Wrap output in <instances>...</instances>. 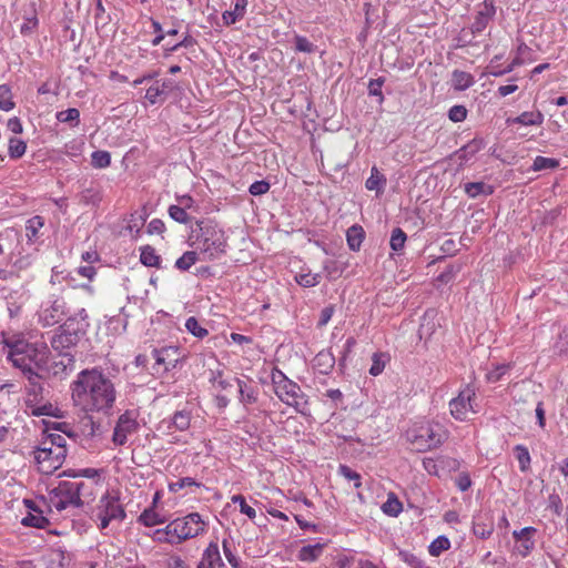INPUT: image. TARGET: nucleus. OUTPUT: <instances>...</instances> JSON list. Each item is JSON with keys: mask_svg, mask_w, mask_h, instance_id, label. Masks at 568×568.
Here are the masks:
<instances>
[{"mask_svg": "<svg viewBox=\"0 0 568 568\" xmlns=\"http://www.w3.org/2000/svg\"><path fill=\"white\" fill-rule=\"evenodd\" d=\"M22 525L43 529L49 525V520L43 516L42 510L29 513L23 519Z\"/></svg>", "mask_w": 568, "mask_h": 568, "instance_id": "obj_36", "label": "nucleus"}, {"mask_svg": "<svg viewBox=\"0 0 568 568\" xmlns=\"http://www.w3.org/2000/svg\"><path fill=\"white\" fill-rule=\"evenodd\" d=\"M185 327L192 335L199 338H203L209 334L207 329L202 327L195 317H189L185 322Z\"/></svg>", "mask_w": 568, "mask_h": 568, "instance_id": "obj_50", "label": "nucleus"}, {"mask_svg": "<svg viewBox=\"0 0 568 568\" xmlns=\"http://www.w3.org/2000/svg\"><path fill=\"white\" fill-rule=\"evenodd\" d=\"M365 232L361 225H353L346 232V240L348 247L352 251H359L361 245L364 241Z\"/></svg>", "mask_w": 568, "mask_h": 568, "instance_id": "obj_24", "label": "nucleus"}, {"mask_svg": "<svg viewBox=\"0 0 568 568\" xmlns=\"http://www.w3.org/2000/svg\"><path fill=\"white\" fill-rule=\"evenodd\" d=\"M275 395L287 406L293 407L302 415H308V397L302 392L301 386L287 378L280 369L274 368L271 374Z\"/></svg>", "mask_w": 568, "mask_h": 568, "instance_id": "obj_3", "label": "nucleus"}, {"mask_svg": "<svg viewBox=\"0 0 568 568\" xmlns=\"http://www.w3.org/2000/svg\"><path fill=\"white\" fill-rule=\"evenodd\" d=\"M499 58L498 57H495L489 65L487 67V72L488 74L493 75V77H501L506 73H509L511 72L510 69L508 68V65L504 69L499 68L498 65L495 64V62L498 60Z\"/></svg>", "mask_w": 568, "mask_h": 568, "instance_id": "obj_62", "label": "nucleus"}, {"mask_svg": "<svg viewBox=\"0 0 568 568\" xmlns=\"http://www.w3.org/2000/svg\"><path fill=\"white\" fill-rule=\"evenodd\" d=\"M338 474L342 475L345 479L353 481L355 488H359L362 486V476L351 467L341 465L338 468Z\"/></svg>", "mask_w": 568, "mask_h": 568, "instance_id": "obj_48", "label": "nucleus"}, {"mask_svg": "<svg viewBox=\"0 0 568 568\" xmlns=\"http://www.w3.org/2000/svg\"><path fill=\"white\" fill-rule=\"evenodd\" d=\"M323 544L303 546L298 551V559L302 561H315L323 552Z\"/></svg>", "mask_w": 568, "mask_h": 568, "instance_id": "obj_29", "label": "nucleus"}, {"mask_svg": "<svg viewBox=\"0 0 568 568\" xmlns=\"http://www.w3.org/2000/svg\"><path fill=\"white\" fill-rule=\"evenodd\" d=\"M27 143L17 136H12L8 141V154L11 159L17 160L24 155Z\"/></svg>", "mask_w": 568, "mask_h": 568, "instance_id": "obj_32", "label": "nucleus"}, {"mask_svg": "<svg viewBox=\"0 0 568 568\" xmlns=\"http://www.w3.org/2000/svg\"><path fill=\"white\" fill-rule=\"evenodd\" d=\"M484 148L485 141L481 138H474L467 144L457 150L454 153V156L459 160V165H463Z\"/></svg>", "mask_w": 568, "mask_h": 568, "instance_id": "obj_18", "label": "nucleus"}, {"mask_svg": "<svg viewBox=\"0 0 568 568\" xmlns=\"http://www.w3.org/2000/svg\"><path fill=\"white\" fill-rule=\"evenodd\" d=\"M334 364L335 358L329 352H320L314 358V366L322 374H328Z\"/></svg>", "mask_w": 568, "mask_h": 568, "instance_id": "obj_27", "label": "nucleus"}, {"mask_svg": "<svg viewBox=\"0 0 568 568\" xmlns=\"http://www.w3.org/2000/svg\"><path fill=\"white\" fill-rule=\"evenodd\" d=\"M116 392L112 381L97 368L81 371L71 384L73 404L83 412L108 413Z\"/></svg>", "mask_w": 568, "mask_h": 568, "instance_id": "obj_1", "label": "nucleus"}, {"mask_svg": "<svg viewBox=\"0 0 568 568\" xmlns=\"http://www.w3.org/2000/svg\"><path fill=\"white\" fill-rule=\"evenodd\" d=\"M232 503L237 504L241 513L245 514L250 519H254L256 517L255 509L246 504V500L242 495H234L232 497Z\"/></svg>", "mask_w": 568, "mask_h": 568, "instance_id": "obj_55", "label": "nucleus"}, {"mask_svg": "<svg viewBox=\"0 0 568 568\" xmlns=\"http://www.w3.org/2000/svg\"><path fill=\"white\" fill-rule=\"evenodd\" d=\"M515 453L517 460L519 463V468L521 471H527L530 466V454L527 449V447L523 445H517L515 447Z\"/></svg>", "mask_w": 568, "mask_h": 568, "instance_id": "obj_42", "label": "nucleus"}, {"mask_svg": "<svg viewBox=\"0 0 568 568\" xmlns=\"http://www.w3.org/2000/svg\"><path fill=\"white\" fill-rule=\"evenodd\" d=\"M407 440L418 452H426L437 448L447 438L443 426L437 423H420L410 427L407 433Z\"/></svg>", "mask_w": 568, "mask_h": 568, "instance_id": "obj_4", "label": "nucleus"}, {"mask_svg": "<svg viewBox=\"0 0 568 568\" xmlns=\"http://www.w3.org/2000/svg\"><path fill=\"white\" fill-rule=\"evenodd\" d=\"M386 355L383 354V353H374L373 356H372V366L369 368V374L373 375V376H377L379 375L384 368H385V364H386V359H385Z\"/></svg>", "mask_w": 568, "mask_h": 568, "instance_id": "obj_52", "label": "nucleus"}, {"mask_svg": "<svg viewBox=\"0 0 568 568\" xmlns=\"http://www.w3.org/2000/svg\"><path fill=\"white\" fill-rule=\"evenodd\" d=\"M559 166V161L557 159L552 158H545V156H536L531 166V170L542 171V170H552Z\"/></svg>", "mask_w": 568, "mask_h": 568, "instance_id": "obj_38", "label": "nucleus"}, {"mask_svg": "<svg viewBox=\"0 0 568 568\" xmlns=\"http://www.w3.org/2000/svg\"><path fill=\"white\" fill-rule=\"evenodd\" d=\"M169 215L175 222L181 223V224H187L191 221L190 215L186 213V210H184L183 206L171 205L169 207Z\"/></svg>", "mask_w": 568, "mask_h": 568, "instance_id": "obj_49", "label": "nucleus"}, {"mask_svg": "<svg viewBox=\"0 0 568 568\" xmlns=\"http://www.w3.org/2000/svg\"><path fill=\"white\" fill-rule=\"evenodd\" d=\"M98 510L105 514L112 520L121 521L125 518V511L119 503V498L110 496L109 494L101 498Z\"/></svg>", "mask_w": 568, "mask_h": 568, "instance_id": "obj_14", "label": "nucleus"}, {"mask_svg": "<svg viewBox=\"0 0 568 568\" xmlns=\"http://www.w3.org/2000/svg\"><path fill=\"white\" fill-rule=\"evenodd\" d=\"M465 192L469 197H476L479 194L490 195L494 189L484 182H469L465 184Z\"/></svg>", "mask_w": 568, "mask_h": 568, "instance_id": "obj_34", "label": "nucleus"}, {"mask_svg": "<svg viewBox=\"0 0 568 568\" xmlns=\"http://www.w3.org/2000/svg\"><path fill=\"white\" fill-rule=\"evenodd\" d=\"M138 428V423L130 412H125L118 418L115 424L112 442L122 446L128 440V435L134 433Z\"/></svg>", "mask_w": 568, "mask_h": 568, "instance_id": "obj_11", "label": "nucleus"}, {"mask_svg": "<svg viewBox=\"0 0 568 568\" xmlns=\"http://www.w3.org/2000/svg\"><path fill=\"white\" fill-rule=\"evenodd\" d=\"M153 358L155 359L156 372L162 366L163 372H168L171 368H174L179 362V347L176 346H168L162 347L160 349L152 351Z\"/></svg>", "mask_w": 568, "mask_h": 568, "instance_id": "obj_12", "label": "nucleus"}, {"mask_svg": "<svg viewBox=\"0 0 568 568\" xmlns=\"http://www.w3.org/2000/svg\"><path fill=\"white\" fill-rule=\"evenodd\" d=\"M385 83V78L381 77L377 79H372L368 82V94L372 97H376L379 104L384 101V95L382 92V87Z\"/></svg>", "mask_w": 568, "mask_h": 568, "instance_id": "obj_44", "label": "nucleus"}, {"mask_svg": "<svg viewBox=\"0 0 568 568\" xmlns=\"http://www.w3.org/2000/svg\"><path fill=\"white\" fill-rule=\"evenodd\" d=\"M165 568H191L184 559L178 555H171L165 562Z\"/></svg>", "mask_w": 568, "mask_h": 568, "instance_id": "obj_63", "label": "nucleus"}, {"mask_svg": "<svg viewBox=\"0 0 568 568\" xmlns=\"http://www.w3.org/2000/svg\"><path fill=\"white\" fill-rule=\"evenodd\" d=\"M537 529L534 527H525L520 530H514L513 537L516 540V550L521 557H527L535 548L534 535Z\"/></svg>", "mask_w": 568, "mask_h": 568, "instance_id": "obj_13", "label": "nucleus"}, {"mask_svg": "<svg viewBox=\"0 0 568 568\" xmlns=\"http://www.w3.org/2000/svg\"><path fill=\"white\" fill-rule=\"evenodd\" d=\"M544 122V115L541 112H523L517 118L511 120V123L521 125H540Z\"/></svg>", "mask_w": 568, "mask_h": 568, "instance_id": "obj_31", "label": "nucleus"}, {"mask_svg": "<svg viewBox=\"0 0 568 568\" xmlns=\"http://www.w3.org/2000/svg\"><path fill=\"white\" fill-rule=\"evenodd\" d=\"M95 485L83 480H60L49 493V505L58 511L82 507L93 499Z\"/></svg>", "mask_w": 568, "mask_h": 568, "instance_id": "obj_2", "label": "nucleus"}, {"mask_svg": "<svg viewBox=\"0 0 568 568\" xmlns=\"http://www.w3.org/2000/svg\"><path fill=\"white\" fill-rule=\"evenodd\" d=\"M467 116V109L464 105H454L448 111V118L453 122H462Z\"/></svg>", "mask_w": 568, "mask_h": 568, "instance_id": "obj_59", "label": "nucleus"}, {"mask_svg": "<svg viewBox=\"0 0 568 568\" xmlns=\"http://www.w3.org/2000/svg\"><path fill=\"white\" fill-rule=\"evenodd\" d=\"M197 568H227L223 562L217 544L211 542L204 550Z\"/></svg>", "mask_w": 568, "mask_h": 568, "instance_id": "obj_17", "label": "nucleus"}, {"mask_svg": "<svg viewBox=\"0 0 568 568\" xmlns=\"http://www.w3.org/2000/svg\"><path fill=\"white\" fill-rule=\"evenodd\" d=\"M26 353L28 355L30 365L33 363L38 369H42L47 366L49 349L45 345L37 347L28 343Z\"/></svg>", "mask_w": 568, "mask_h": 568, "instance_id": "obj_19", "label": "nucleus"}, {"mask_svg": "<svg viewBox=\"0 0 568 568\" xmlns=\"http://www.w3.org/2000/svg\"><path fill=\"white\" fill-rule=\"evenodd\" d=\"M270 190V183L261 180L251 184L248 191L252 195H263Z\"/></svg>", "mask_w": 568, "mask_h": 568, "instance_id": "obj_60", "label": "nucleus"}, {"mask_svg": "<svg viewBox=\"0 0 568 568\" xmlns=\"http://www.w3.org/2000/svg\"><path fill=\"white\" fill-rule=\"evenodd\" d=\"M164 535L169 537V539L174 540V545H179L182 542L180 539V532H178V526H175V521H171L166 527L164 528Z\"/></svg>", "mask_w": 568, "mask_h": 568, "instance_id": "obj_61", "label": "nucleus"}, {"mask_svg": "<svg viewBox=\"0 0 568 568\" xmlns=\"http://www.w3.org/2000/svg\"><path fill=\"white\" fill-rule=\"evenodd\" d=\"M140 261L145 266L160 267L161 257L152 246L145 245L141 247Z\"/></svg>", "mask_w": 568, "mask_h": 568, "instance_id": "obj_30", "label": "nucleus"}, {"mask_svg": "<svg viewBox=\"0 0 568 568\" xmlns=\"http://www.w3.org/2000/svg\"><path fill=\"white\" fill-rule=\"evenodd\" d=\"M111 163L110 153L106 151H94L92 153V165L98 169L109 166Z\"/></svg>", "mask_w": 568, "mask_h": 568, "instance_id": "obj_53", "label": "nucleus"}, {"mask_svg": "<svg viewBox=\"0 0 568 568\" xmlns=\"http://www.w3.org/2000/svg\"><path fill=\"white\" fill-rule=\"evenodd\" d=\"M475 398V390L467 386L459 392L458 396L449 402L450 414L458 420H465L470 413H475L471 400Z\"/></svg>", "mask_w": 568, "mask_h": 568, "instance_id": "obj_8", "label": "nucleus"}, {"mask_svg": "<svg viewBox=\"0 0 568 568\" xmlns=\"http://www.w3.org/2000/svg\"><path fill=\"white\" fill-rule=\"evenodd\" d=\"M145 99L151 103L155 104L165 99L164 92L160 89V81H155L145 93Z\"/></svg>", "mask_w": 568, "mask_h": 568, "instance_id": "obj_45", "label": "nucleus"}, {"mask_svg": "<svg viewBox=\"0 0 568 568\" xmlns=\"http://www.w3.org/2000/svg\"><path fill=\"white\" fill-rule=\"evenodd\" d=\"M14 108L12 100L11 88L8 84L0 85V109L3 111H10Z\"/></svg>", "mask_w": 568, "mask_h": 568, "instance_id": "obj_41", "label": "nucleus"}, {"mask_svg": "<svg viewBox=\"0 0 568 568\" xmlns=\"http://www.w3.org/2000/svg\"><path fill=\"white\" fill-rule=\"evenodd\" d=\"M1 344L9 349L7 357L19 355V353L27 351L28 345V343L22 338L14 336L6 337L4 334H2Z\"/></svg>", "mask_w": 568, "mask_h": 568, "instance_id": "obj_26", "label": "nucleus"}, {"mask_svg": "<svg viewBox=\"0 0 568 568\" xmlns=\"http://www.w3.org/2000/svg\"><path fill=\"white\" fill-rule=\"evenodd\" d=\"M496 14L495 0H484L479 6L474 17V21L469 27L473 36L480 34L493 21Z\"/></svg>", "mask_w": 568, "mask_h": 568, "instance_id": "obj_10", "label": "nucleus"}, {"mask_svg": "<svg viewBox=\"0 0 568 568\" xmlns=\"http://www.w3.org/2000/svg\"><path fill=\"white\" fill-rule=\"evenodd\" d=\"M80 204L84 206H98L102 201V192L98 186H89L78 195Z\"/></svg>", "mask_w": 568, "mask_h": 568, "instance_id": "obj_20", "label": "nucleus"}, {"mask_svg": "<svg viewBox=\"0 0 568 568\" xmlns=\"http://www.w3.org/2000/svg\"><path fill=\"white\" fill-rule=\"evenodd\" d=\"M197 260L199 257L195 251H187L176 260L175 267L183 272L187 271L196 263Z\"/></svg>", "mask_w": 568, "mask_h": 568, "instance_id": "obj_39", "label": "nucleus"}, {"mask_svg": "<svg viewBox=\"0 0 568 568\" xmlns=\"http://www.w3.org/2000/svg\"><path fill=\"white\" fill-rule=\"evenodd\" d=\"M450 547V541L447 537L445 536H438L436 539H434L429 547H428V551L432 556H439L443 551L449 549Z\"/></svg>", "mask_w": 568, "mask_h": 568, "instance_id": "obj_40", "label": "nucleus"}, {"mask_svg": "<svg viewBox=\"0 0 568 568\" xmlns=\"http://www.w3.org/2000/svg\"><path fill=\"white\" fill-rule=\"evenodd\" d=\"M239 386L240 400L244 405H252L257 400V393L254 387L248 386L244 381L236 378Z\"/></svg>", "mask_w": 568, "mask_h": 568, "instance_id": "obj_28", "label": "nucleus"}, {"mask_svg": "<svg viewBox=\"0 0 568 568\" xmlns=\"http://www.w3.org/2000/svg\"><path fill=\"white\" fill-rule=\"evenodd\" d=\"M200 487L201 484L197 483L194 478L192 477H183V478H180L179 480L176 481H173V483H170L169 484V490L171 493H178L180 491L181 489H183L184 487Z\"/></svg>", "mask_w": 568, "mask_h": 568, "instance_id": "obj_51", "label": "nucleus"}, {"mask_svg": "<svg viewBox=\"0 0 568 568\" xmlns=\"http://www.w3.org/2000/svg\"><path fill=\"white\" fill-rule=\"evenodd\" d=\"M473 530H474V534L481 539H486L493 534L491 526H486V525L479 524V523L474 524Z\"/></svg>", "mask_w": 568, "mask_h": 568, "instance_id": "obj_64", "label": "nucleus"}, {"mask_svg": "<svg viewBox=\"0 0 568 568\" xmlns=\"http://www.w3.org/2000/svg\"><path fill=\"white\" fill-rule=\"evenodd\" d=\"M178 526V532H180V539L182 541L194 538L205 530V523L197 513H191L183 518L174 520Z\"/></svg>", "mask_w": 568, "mask_h": 568, "instance_id": "obj_9", "label": "nucleus"}, {"mask_svg": "<svg viewBox=\"0 0 568 568\" xmlns=\"http://www.w3.org/2000/svg\"><path fill=\"white\" fill-rule=\"evenodd\" d=\"M295 49L300 52L313 53L316 50V45H314L307 38L302 36L295 37Z\"/></svg>", "mask_w": 568, "mask_h": 568, "instance_id": "obj_57", "label": "nucleus"}, {"mask_svg": "<svg viewBox=\"0 0 568 568\" xmlns=\"http://www.w3.org/2000/svg\"><path fill=\"white\" fill-rule=\"evenodd\" d=\"M382 510L388 516L396 517L403 511V504L395 494L390 493L387 500L382 505Z\"/></svg>", "mask_w": 568, "mask_h": 568, "instance_id": "obj_33", "label": "nucleus"}, {"mask_svg": "<svg viewBox=\"0 0 568 568\" xmlns=\"http://www.w3.org/2000/svg\"><path fill=\"white\" fill-rule=\"evenodd\" d=\"M7 359L23 373L33 387L40 388V385L38 384L40 376L30 365L26 351L19 353V355L7 357Z\"/></svg>", "mask_w": 568, "mask_h": 568, "instance_id": "obj_15", "label": "nucleus"}, {"mask_svg": "<svg viewBox=\"0 0 568 568\" xmlns=\"http://www.w3.org/2000/svg\"><path fill=\"white\" fill-rule=\"evenodd\" d=\"M199 245L204 258L214 260L225 253L226 239L224 232L213 225L200 226Z\"/></svg>", "mask_w": 568, "mask_h": 568, "instance_id": "obj_5", "label": "nucleus"}, {"mask_svg": "<svg viewBox=\"0 0 568 568\" xmlns=\"http://www.w3.org/2000/svg\"><path fill=\"white\" fill-rule=\"evenodd\" d=\"M79 118H80V112L75 108H70V109H67V110H63V111H60L57 113L58 121H60L62 123L72 122V121H75L78 123Z\"/></svg>", "mask_w": 568, "mask_h": 568, "instance_id": "obj_56", "label": "nucleus"}, {"mask_svg": "<svg viewBox=\"0 0 568 568\" xmlns=\"http://www.w3.org/2000/svg\"><path fill=\"white\" fill-rule=\"evenodd\" d=\"M77 339L75 333L68 332L61 326V332L52 337L51 346L57 351L64 349L74 345Z\"/></svg>", "mask_w": 568, "mask_h": 568, "instance_id": "obj_22", "label": "nucleus"}, {"mask_svg": "<svg viewBox=\"0 0 568 568\" xmlns=\"http://www.w3.org/2000/svg\"><path fill=\"white\" fill-rule=\"evenodd\" d=\"M38 24L39 20L37 18V12L32 7L30 11L24 16V22L20 27V33L22 36H30L36 31Z\"/></svg>", "mask_w": 568, "mask_h": 568, "instance_id": "obj_35", "label": "nucleus"}, {"mask_svg": "<svg viewBox=\"0 0 568 568\" xmlns=\"http://www.w3.org/2000/svg\"><path fill=\"white\" fill-rule=\"evenodd\" d=\"M406 239H407V236L402 229H399V227L394 229L392 232L390 241H389V245H390L392 250L396 251V252L400 251L405 245Z\"/></svg>", "mask_w": 568, "mask_h": 568, "instance_id": "obj_47", "label": "nucleus"}, {"mask_svg": "<svg viewBox=\"0 0 568 568\" xmlns=\"http://www.w3.org/2000/svg\"><path fill=\"white\" fill-rule=\"evenodd\" d=\"M191 425V413L187 410L175 412L170 419H163L159 428H165L168 433L172 429L180 432L186 430Z\"/></svg>", "mask_w": 568, "mask_h": 568, "instance_id": "obj_16", "label": "nucleus"}, {"mask_svg": "<svg viewBox=\"0 0 568 568\" xmlns=\"http://www.w3.org/2000/svg\"><path fill=\"white\" fill-rule=\"evenodd\" d=\"M386 184V178L379 173V171L374 166L371 172V176L366 180L365 186L369 191H382L383 186Z\"/></svg>", "mask_w": 568, "mask_h": 568, "instance_id": "obj_37", "label": "nucleus"}, {"mask_svg": "<svg viewBox=\"0 0 568 568\" xmlns=\"http://www.w3.org/2000/svg\"><path fill=\"white\" fill-rule=\"evenodd\" d=\"M296 282L303 287L316 286L321 281V274L318 273H303L295 276Z\"/></svg>", "mask_w": 568, "mask_h": 568, "instance_id": "obj_46", "label": "nucleus"}, {"mask_svg": "<svg viewBox=\"0 0 568 568\" xmlns=\"http://www.w3.org/2000/svg\"><path fill=\"white\" fill-rule=\"evenodd\" d=\"M139 521L146 527H152L162 523L160 516L153 509H145L139 517Z\"/></svg>", "mask_w": 568, "mask_h": 568, "instance_id": "obj_54", "label": "nucleus"}, {"mask_svg": "<svg viewBox=\"0 0 568 568\" xmlns=\"http://www.w3.org/2000/svg\"><path fill=\"white\" fill-rule=\"evenodd\" d=\"M144 222H145V217L143 214H138V213L131 214V216L128 221L126 229L134 237H136L139 235L142 226L144 225Z\"/></svg>", "mask_w": 568, "mask_h": 568, "instance_id": "obj_43", "label": "nucleus"}, {"mask_svg": "<svg viewBox=\"0 0 568 568\" xmlns=\"http://www.w3.org/2000/svg\"><path fill=\"white\" fill-rule=\"evenodd\" d=\"M399 555L402 559L412 568H427L425 562L414 554L400 551Z\"/></svg>", "mask_w": 568, "mask_h": 568, "instance_id": "obj_58", "label": "nucleus"}, {"mask_svg": "<svg viewBox=\"0 0 568 568\" xmlns=\"http://www.w3.org/2000/svg\"><path fill=\"white\" fill-rule=\"evenodd\" d=\"M67 303L63 297L54 296L48 304L41 306L38 320L43 327H50L59 324L67 315Z\"/></svg>", "mask_w": 568, "mask_h": 568, "instance_id": "obj_7", "label": "nucleus"}, {"mask_svg": "<svg viewBox=\"0 0 568 568\" xmlns=\"http://www.w3.org/2000/svg\"><path fill=\"white\" fill-rule=\"evenodd\" d=\"M474 77L468 72L455 70L452 74V84L455 90H467L474 84Z\"/></svg>", "mask_w": 568, "mask_h": 568, "instance_id": "obj_25", "label": "nucleus"}, {"mask_svg": "<svg viewBox=\"0 0 568 568\" xmlns=\"http://www.w3.org/2000/svg\"><path fill=\"white\" fill-rule=\"evenodd\" d=\"M67 449L62 448H36L33 452L34 462L40 473L51 475L59 469L67 457Z\"/></svg>", "mask_w": 568, "mask_h": 568, "instance_id": "obj_6", "label": "nucleus"}, {"mask_svg": "<svg viewBox=\"0 0 568 568\" xmlns=\"http://www.w3.org/2000/svg\"><path fill=\"white\" fill-rule=\"evenodd\" d=\"M44 226V219L40 215H34L27 221L26 236L28 243L33 244L40 237V230Z\"/></svg>", "mask_w": 568, "mask_h": 568, "instance_id": "obj_23", "label": "nucleus"}, {"mask_svg": "<svg viewBox=\"0 0 568 568\" xmlns=\"http://www.w3.org/2000/svg\"><path fill=\"white\" fill-rule=\"evenodd\" d=\"M247 3V0H235L233 10L225 11L222 14L224 24L231 26L241 20L245 14Z\"/></svg>", "mask_w": 568, "mask_h": 568, "instance_id": "obj_21", "label": "nucleus"}]
</instances>
